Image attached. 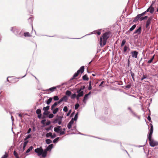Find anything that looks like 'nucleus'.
<instances>
[{"instance_id": "6", "label": "nucleus", "mask_w": 158, "mask_h": 158, "mask_svg": "<svg viewBox=\"0 0 158 158\" xmlns=\"http://www.w3.org/2000/svg\"><path fill=\"white\" fill-rule=\"evenodd\" d=\"M111 35V32L110 31H107L104 32L102 35L100 37H102L103 39L107 40Z\"/></svg>"}, {"instance_id": "20", "label": "nucleus", "mask_w": 158, "mask_h": 158, "mask_svg": "<svg viewBox=\"0 0 158 158\" xmlns=\"http://www.w3.org/2000/svg\"><path fill=\"white\" fill-rule=\"evenodd\" d=\"M52 98L50 97L48 99L46 100L45 101V103L48 105H49L50 104L51 102H52Z\"/></svg>"}, {"instance_id": "34", "label": "nucleus", "mask_w": 158, "mask_h": 158, "mask_svg": "<svg viewBox=\"0 0 158 158\" xmlns=\"http://www.w3.org/2000/svg\"><path fill=\"white\" fill-rule=\"evenodd\" d=\"M60 138L57 137L53 141V142L54 143H56L59 141Z\"/></svg>"}, {"instance_id": "57", "label": "nucleus", "mask_w": 158, "mask_h": 158, "mask_svg": "<svg viewBox=\"0 0 158 158\" xmlns=\"http://www.w3.org/2000/svg\"><path fill=\"white\" fill-rule=\"evenodd\" d=\"M73 125L69 123L67 124V127L69 129H70L72 127Z\"/></svg>"}, {"instance_id": "15", "label": "nucleus", "mask_w": 158, "mask_h": 158, "mask_svg": "<svg viewBox=\"0 0 158 158\" xmlns=\"http://www.w3.org/2000/svg\"><path fill=\"white\" fill-rule=\"evenodd\" d=\"M84 66H81L79 69L77 71L79 73H81V74H82L84 71Z\"/></svg>"}, {"instance_id": "46", "label": "nucleus", "mask_w": 158, "mask_h": 158, "mask_svg": "<svg viewBox=\"0 0 158 158\" xmlns=\"http://www.w3.org/2000/svg\"><path fill=\"white\" fill-rule=\"evenodd\" d=\"M62 100L63 101H65V102H67L68 100V97L66 96H64L62 98Z\"/></svg>"}, {"instance_id": "36", "label": "nucleus", "mask_w": 158, "mask_h": 158, "mask_svg": "<svg viewBox=\"0 0 158 158\" xmlns=\"http://www.w3.org/2000/svg\"><path fill=\"white\" fill-rule=\"evenodd\" d=\"M77 94H76V92H74L73 94H71V95L70 96L71 98L72 99H74L75 98Z\"/></svg>"}, {"instance_id": "8", "label": "nucleus", "mask_w": 158, "mask_h": 158, "mask_svg": "<svg viewBox=\"0 0 158 158\" xmlns=\"http://www.w3.org/2000/svg\"><path fill=\"white\" fill-rule=\"evenodd\" d=\"M54 147V145L52 143H51L49 145H48L47 147H46V148L45 149H44V152H46V156H47V152L49 151L50 152L51 151L52 149Z\"/></svg>"}, {"instance_id": "54", "label": "nucleus", "mask_w": 158, "mask_h": 158, "mask_svg": "<svg viewBox=\"0 0 158 158\" xmlns=\"http://www.w3.org/2000/svg\"><path fill=\"white\" fill-rule=\"evenodd\" d=\"M78 112L75 115L74 118H74L76 120V121H77V119H78Z\"/></svg>"}, {"instance_id": "26", "label": "nucleus", "mask_w": 158, "mask_h": 158, "mask_svg": "<svg viewBox=\"0 0 158 158\" xmlns=\"http://www.w3.org/2000/svg\"><path fill=\"white\" fill-rule=\"evenodd\" d=\"M65 94L66 96H67L68 97L70 96L71 95V94H72L71 91L69 90H67L66 91Z\"/></svg>"}, {"instance_id": "10", "label": "nucleus", "mask_w": 158, "mask_h": 158, "mask_svg": "<svg viewBox=\"0 0 158 158\" xmlns=\"http://www.w3.org/2000/svg\"><path fill=\"white\" fill-rule=\"evenodd\" d=\"M148 12V8L144 12L142 13L141 14H139L140 17L142 18V19H143L145 18V19H143V20H146L148 18V16L147 15L145 16H144V15H145V14Z\"/></svg>"}, {"instance_id": "55", "label": "nucleus", "mask_w": 158, "mask_h": 158, "mask_svg": "<svg viewBox=\"0 0 158 158\" xmlns=\"http://www.w3.org/2000/svg\"><path fill=\"white\" fill-rule=\"evenodd\" d=\"M54 116V115L53 114H52V113H49V114H48V118H52Z\"/></svg>"}, {"instance_id": "9", "label": "nucleus", "mask_w": 158, "mask_h": 158, "mask_svg": "<svg viewBox=\"0 0 158 158\" xmlns=\"http://www.w3.org/2000/svg\"><path fill=\"white\" fill-rule=\"evenodd\" d=\"M107 40L103 39L102 37H100L99 40V44L101 47H103L105 45L106 43Z\"/></svg>"}, {"instance_id": "61", "label": "nucleus", "mask_w": 158, "mask_h": 158, "mask_svg": "<svg viewBox=\"0 0 158 158\" xmlns=\"http://www.w3.org/2000/svg\"><path fill=\"white\" fill-rule=\"evenodd\" d=\"M81 95L79 96V95H78L77 94L76 96V97L75 98H76L77 100V102H79V99L80 97H81Z\"/></svg>"}, {"instance_id": "18", "label": "nucleus", "mask_w": 158, "mask_h": 158, "mask_svg": "<svg viewBox=\"0 0 158 158\" xmlns=\"http://www.w3.org/2000/svg\"><path fill=\"white\" fill-rule=\"evenodd\" d=\"M56 89V87L55 86H53L52 87L49 88V89H46L45 91L47 92L51 91V92H53Z\"/></svg>"}, {"instance_id": "58", "label": "nucleus", "mask_w": 158, "mask_h": 158, "mask_svg": "<svg viewBox=\"0 0 158 158\" xmlns=\"http://www.w3.org/2000/svg\"><path fill=\"white\" fill-rule=\"evenodd\" d=\"M72 110L71 109L69 110L68 113L66 114V115L67 116H69V115L72 112Z\"/></svg>"}, {"instance_id": "51", "label": "nucleus", "mask_w": 158, "mask_h": 158, "mask_svg": "<svg viewBox=\"0 0 158 158\" xmlns=\"http://www.w3.org/2000/svg\"><path fill=\"white\" fill-rule=\"evenodd\" d=\"M80 107V105L78 103H76L75 105L74 109L75 110H77L78 108Z\"/></svg>"}, {"instance_id": "60", "label": "nucleus", "mask_w": 158, "mask_h": 158, "mask_svg": "<svg viewBox=\"0 0 158 158\" xmlns=\"http://www.w3.org/2000/svg\"><path fill=\"white\" fill-rule=\"evenodd\" d=\"M150 110L149 109V117H148V119H149V122H152V121L151 120V118L150 116Z\"/></svg>"}, {"instance_id": "3", "label": "nucleus", "mask_w": 158, "mask_h": 158, "mask_svg": "<svg viewBox=\"0 0 158 158\" xmlns=\"http://www.w3.org/2000/svg\"><path fill=\"white\" fill-rule=\"evenodd\" d=\"M148 20L146 23V27L143 28V31L142 36L144 41H147L148 40Z\"/></svg>"}, {"instance_id": "4", "label": "nucleus", "mask_w": 158, "mask_h": 158, "mask_svg": "<svg viewBox=\"0 0 158 158\" xmlns=\"http://www.w3.org/2000/svg\"><path fill=\"white\" fill-rule=\"evenodd\" d=\"M10 31H12L14 34L17 36L19 37H23V33L20 30L18 29L15 27H11Z\"/></svg>"}, {"instance_id": "16", "label": "nucleus", "mask_w": 158, "mask_h": 158, "mask_svg": "<svg viewBox=\"0 0 158 158\" xmlns=\"http://www.w3.org/2000/svg\"><path fill=\"white\" fill-rule=\"evenodd\" d=\"M76 93H77L78 95H81V97L83 96L84 95V91L83 90H81L79 89L77 90Z\"/></svg>"}, {"instance_id": "30", "label": "nucleus", "mask_w": 158, "mask_h": 158, "mask_svg": "<svg viewBox=\"0 0 158 158\" xmlns=\"http://www.w3.org/2000/svg\"><path fill=\"white\" fill-rule=\"evenodd\" d=\"M126 42V40L125 39H123L122 41L120 46L122 47L125 44Z\"/></svg>"}, {"instance_id": "32", "label": "nucleus", "mask_w": 158, "mask_h": 158, "mask_svg": "<svg viewBox=\"0 0 158 158\" xmlns=\"http://www.w3.org/2000/svg\"><path fill=\"white\" fill-rule=\"evenodd\" d=\"M130 73L131 74V77L133 80L134 81H135V74L134 73H133L131 70H130Z\"/></svg>"}, {"instance_id": "48", "label": "nucleus", "mask_w": 158, "mask_h": 158, "mask_svg": "<svg viewBox=\"0 0 158 158\" xmlns=\"http://www.w3.org/2000/svg\"><path fill=\"white\" fill-rule=\"evenodd\" d=\"M155 55H154L153 56H151V58H150V59L149 60V64L152 63V62L154 59Z\"/></svg>"}, {"instance_id": "28", "label": "nucleus", "mask_w": 158, "mask_h": 158, "mask_svg": "<svg viewBox=\"0 0 158 158\" xmlns=\"http://www.w3.org/2000/svg\"><path fill=\"white\" fill-rule=\"evenodd\" d=\"M50 113V112L48 111H44V112L43 113V116H42V118H45V117L44 116L45 115H48Z\"/></svg>"}, {"instance_id": "5", "label": "nucleus", "mask_w": 158, "mask_h": 158, "mask_svg": "<svg viewBox=\"0 0 158 158\" xmlns=\"http://www.w3.org/2000/svg\"><path fill=\"white\" fill-rule=\"evenodd\" d=\"M100 30H94V31H93V32L90 33L89 34H86V35H85L83 36V37H81V38H73V39H81V38L83 37H84L85 36H86V35H92V34H97L98 35H99L101 34V32Z\"/></svg>"}, {"instance_id": "62", "label": "nucleus", "mask_w": 158, "mask_h": 158, "mask_svg": "<svg viewBox=\"0 0 158 158\" xmlns=\"http://www.w3.org/2000/svg\"><path fill=\"white\" fill-rule=\"evenodd\" d=\"M37 117L39 118V119H41V118H42V114L41 113H40V114H37Z\"/></svg>"}, {"instance_id": "2", "label": "nucleus", "mask_w": 158, "mask_h": 158, "mask_svg": "<svg viewBox=\"0 0 158 158\" xmlns=\"http://www.w3.org/2000/svg\"><path fill=\"white\" fill-rule=\"evenodd\" d=\"M35 152L37 153V155L40 156V158H45L46 157V152H44V149L41 146L35 149Z\"/></svg>"}, {"instance_id": "11", "label": "nucleus", "mask_w": 158, "mask_h": 158, "mask_svg": "<svg viewBox=\"0 0 158 158\" xmlns=\"http://www.w3.org/2000/svg\"><path fill=\"white\" fill-rule=\"evenodd\" d=\"M145 19V18H144L143 19H142L139 15L138 14L134 18L133 22L135 23L138 20H139L140 21H142L143 20V19Z\"/></svg>"}, {"instance_id": "14", "label": "nucleus", "mask_w": 158, "mask_h": 158, "mask_svg": "<svg viewBox=\"0 0 158 158\" xmlns=\"http://www.w3.org/2000/svg\"><path fill=\"white\" fill-rule=\"evenodd\" d=\"M141 27H139L137 29L135 30L133 34H135L138 33L139 34L141 33Z\"/></svg>"}, {"instance_id": "50", "label": "nucleus", "mask_w": 158, "mask_h": 158, "mask_svg": "<svg viewBox=\"0 0 158 158\" xmlns=\"http://www.w3.org/2000/svg\"><path fill=\"white\" fill-rule=\"evenodd\" d=\"M8 156V154L6 152H5V154L1 158H7Z\"/></svg>"}, {"instance_id": "25", "label": "nucleus", "mask_w": 158, "mask_h": 158, "mask_svg": "<svg viewBox=\"0 0 158 158\" xmlns=\"http://www.w3.org/2000/svg\"><path fill=\"white\" fill-rule=\"evenodd\" d=\"M82 78L84 81H88L89 80V78L88 77V75L87 74H85L83 75L82 77Z\"/></svg>"}, {"instance_id": "17", "label": "nucleus", "mask_w": 158, "mask_h": 158, "mask_svg": "<svg viewBox=\"0 0 158 158\" xmlns=\"http://www.w3.org/2000/svg\"><path fill=\"white\" fill-rule=\"evenodd\" d=\"M51 110L52 111V113L53 114H56L59 111V108H53L52 109H51Z\"/></svg>"}, {"instance_id": "29", "label": "nucleus", "mask_w": 158, "mask_h": 158, "mask_svg": "<svg viewBox=\"0 0 158 158\" xmlns=\"http://www.w3.org/2000/svg\"><path fill=\"white\" fill-rule=\"evenodd\" d=\"M33 148V147L32 146H30L26 150V153H28L31 151Z\"/></svg>"}, {"instance_id": "56", "label": "nucleus", "mask_w": 158, "mask_h": 158, "mask_svg": "<svg viewBox=\"0 0 158 158\" xmlns=\"http://www.w3.org/2000/svg\"><path fill=\"white\" fill-rule=\"evenodd\" d=\"M43 119L41 121V123L43 125H45V122L46 121V119L44 118H43Z\"/></svg>"}, {"instance_id": "35", "label": "nucleus", "mask_w": 158, "mask_h": 158, "mask_svg": "<svg viewBox=\"0 0 158 158\" xmlns=\"http://www.w3.org/2000/svg\"><path fill=\"white\" fill-rule=\"evenodd\" d=\"M145 79H148V78L147 77V76L146 75L143 74L141 78V80L143 81Z\"/></svg>"}, {"instance_id": "49", "label": "nucleus", "mask_w": 158, "mask_h": 158, "mask_svg": "<svg viewBox=\"0 0 158 158\" xmlns=\"http://www.w3.org/2000/svg\"><path fill=\"white\" fill-rule=\"evenodd\" d=\"M13 154L14 156H15L16 158H20L19 156L18 153L16 152V151L15 150L14 151Z\"/></svg>"}, {"instance_id": "12", "label": "nucleus", "mask_w": 158, "mask_h": 158, "mask_svg": "<svg viewBox=\"0 0 158 158\" xmlns=\"http://www.w3.org/2000/svg\"><path fill=\"white\" fill-rule=\"evenodd\" d=\"M138 52L137 51H131V53L132 55V56L133 58H137L138 54Z\"/></svg>"}, {"instance_id": "64", "label": "nucleus", "mask_w": 158, "mask_h": 158, "mask_svg": "<svg viewBox=\"0 0 158 158\" xmlns=\"http://www.w3.org/2000/svg\"><path fill=\"white\" fill-rule=\"evenodd\" d=\"M98 56V55L96 54L94 56V58L91 61H92V62L94 61H96L97 60V59H95V58L96 57Z\"/></svg>"}, {"instance_id": "59", "label": "nucleus", "mask_w": 158, "mask_h": 158, "mask_svg": "<svg viewBox=\"0 0 158 158\" xmlns=\"http://www.w3.org/2000/svg\"><path fill=\"white\" fill-rule=\"evenodd\" d=\"M56 137V134L55 133H53V135L52 134L51 138L52 139H53L55 138Z\"/></svg>"}, {"instance_id": "31", "label": "nucleus", "mask_w": 158, "mask_h": 158, "mask_svg": "<svg viewBox=\"0 0 158 158\" xmlns=\"http://www.w3.org/2000/svg\"><path fill=\"white\" fill-rule=\"evenodd\" d=\"M56 117L57 118L56 119L58 120V121H62V119L63 118V115L62 116H59L58 115H57Z\"/></svg>"}, {"instance_id": "47", "label": "nucleus", "mask_w": 158, "mask_h": 158, "mask_svg": "<svg viewBox=\"0 0 158 158\" xmlns=\"http://www.w3.org/2000/svg\"><path fill=\"white\" fill-rule=\"evenodd\" d=\"M33 18L32 17H29L28 19V21H29V22L31 24H32V20H33ZM32 25V28H33V26H32V24H31Z\"/></svg>"}, {"instance_id": "43", "label": "nucleus", "mask_w": 158, "mask_h": 158, "mask_svg": "<svg viewBox=\"0 0 158 158\" xmlns=\"http://www.w3.org/2000/svg\"><path fill=\"white\" fill-rule=\"evenodd\" d=\"M49 109L50 106L48 105L46 107H44L43 108V110L44 111H48Z\"/></svg>"}, {"instance_id": "24", "label": "nucleus", "mask_w": 158, "mask_h": 158, "mask_svg": "<svg viewBox=\"0 0 158 158\" xmlns=\"http://www.w3.org/2000/svg\"><path fill=\"white\" fill-rule=\"evenodd\" d=\"M127 49H128L129 50H130L129 48L128 47L127 45H125L124 47L123 52L124 53V54L126 55V54H125V53L127 52Z\"/></svg>"}, {"instance_id": "33", "label": "nucleus", "mask_w": 158, "mask_h": 158, "mask_svg": "<svg viewBox=\"0 0 158 158\" xmlns=\"http://www.w3.org/2000/svg\"><path fill=\"white\" fill-rule=\"evenodd\" d=\"M45 143L48 144H50L52 142V140L50 139H47L45 140Z\"/></svg>"}, {"instance_id": "40", "label": "nucleus", "mask_w": 158, "mask_h": 158, "mask_svg": "<svg viewBox=\"0 0 158 158\" xmlns=\"http://www.w3.org/2000/svg\"><path fill=\"white\" fill-rule=\"evenodd\" d=\"M136 25L134 24L129 29V31H133L136 27Z\"/></svg>"}, {"instance_id": "45", "label": "nucleus", "mask_w": 158, "mask_h": 158, "mask_svg": "<svg viewBox=\"0 0 158 158\" xmlns=\"http://www.w3.org/2000/svg\"><path fill=\"white\" fill-rule=\"evenodd\" d=\"M52 134V133L51 132L47 133L45 135V136L47 138H49V137H50L51 138Z\"/></svg>"}, {"instance_id": "63", "label": "nucleus", "mask_w": 158, "mask_h": 158, "mask_svg": "<svg viewBox=\"0 0 158 158\" xmlns=\"http://www.w3.org/2000/svg\"><path fill=\"white\" fill-rule=\"evenodd\" d=\"M131 84H128L126 86H125V87L126 88H127L128 89H129L130 88H131Z\"/></svg>"}, {"instance_id": "7", "label": "nucleus", "mask_w": 158, "mask_h": 158, "mask_svg": "<svg viewBox=\"0 0 158 158\" xmlns=\"http://www.w3.org/2000/svg\"><path fill=\"white\" fill-rule=\"evenodd\" d=\"M29 142L28 141H24L23 144V148H22V143L19 146V148H20V151H21L22 152H23L25 149V148L27 144V143Z\"/></svg>"}, {"instance_id": "52", "label": "nucleus", "mask_w": 158, "mask_h": 158, "mask_svg": "<svg viewBox=\"0 0 158 158\" xmlns=\"http://www.w3.org/2000/svg\"><path fill=\"white\" fill-rule=\"evenodd\" d=\"M63 110L65 112H67L68 111V109L67 107V106H64L63 109Z\"/></svg>"}, {"instance_id": "23", "label": "nucleus", "mask_w": 158, "mask_h": 158, "mask_svg": "<svg viewBox=\"0 0 158 158\" xmlns=\"http://www.w3.org/2000/svg\"><path fill=\"white\" fill-rule=\"evenodd\" d=\"M60 127V126H58L55 127L54 128V131L57 133H58L60 134V132H59V129Z\"/></svg>"}, {"instance_id": "38", "label": "nucleus", "mask_w": 158, "mask_h": 158, "mask_svg": "<svg viewBox=\"0 0 158 158\" xmlns=\"http://www.w3.org/2000/svg\"><path fill=\"white\" fill-rule=\"evenodd\" d=\"M58 104V103L57 102H55L51 106V109H52L53 108H54L55 107H56Z\"/></svg>"}, {"instance_id": "41", "label": "nucleus", "mask_w": 158, "mask_h": 158, "mask_svg": "<svg viewBox=\"0 0 158 158\" xmlns=\"http://www.w3.org/2000/svg\"><path fill=\"white\" fill-rule=\"evenodd\" d=\"M52 98V99H53L55 101H58L59 100V98L58 96L57 95L54 96Z\"/></svg>"}, {"instance_id": "37", "label": "nucleus", "mask_w": 158, "mask_h": 158, "mask_svg": "<svg viewBox=\"0 0 158 158\" xmlns=\"http://www.w3.org/2000/svg\"><path fill=\"white\" fill-rule=\"evenodd\" d=\"M51 123V122L50 121V120H48L46 122V124H45V125H43L42 126V127H45L46 126H48L49 125H50Z\"/></svg>"}, {"instance_id": "27", "label": "nucleus", "mask_w": 158, "mask_h": 158, "mask_svg": "<svg viewBox=\"0 0 158 158\" xmlns=\"http://www.w3.org/2000/svg\"><path fill=\"white\" fill-rule=\"evenodd\" d=\"M32 138V135L31 134H28L26 136H25V138L24 139V141H27V139L29 138Z\"/></svg>"}, {"instance_id": "53", "label": "nucleus", "mask_w": 158, "mask_h": 158, "mask_svg": "<svg viewBox=\"0 0 158 158\" xmlns=\"http://www.w3.org/2000/svg\"><path fill=\"white\" fill-rule=\"evenodd\" d=\"M41 110L40 109H38L36 111V114H38L41 113Z\"/></svg>"}, {"instance_id": "13", "label": "nucleus", "mask_w": 158, "mask_h": 158, "mask_svg": "<svg viewBox=\"0 0 158 158\" xmlns=\"http://www.w3.org/2000/svg\"><path fill=\"white\" fill-rule=\"evenodd\" d=\"M128 109L129 110L131 113V114L133 116H134L135 117H136L138 118V119H140V117L139 116H137L136 114H135V112H134L131 109V108L130 107H128Z\"/></svg>"}, {"instance_id": "1", "label": "nucleus", "mask_w": 158, "mask_h": 158, "mask_svg": "<svg viewBox=\"0 0 158 158\" xmlns=\"http://www.w3.org/2000/svg\"><path fill=\"white\" fill-rule=\"evenodd\" d=\"M150 127V130H149V143L150 145L152 147L158 145V141L154 139L152 136L153 131V127L152 124H149Z\"/></svg>"}, {"instance_id": "19", "label": "nucleus", "mask_w": 158, "mask_h": 158, "mask_svg": "<svg viewBox=\"0 0 158 158\" xmlns=\"http://www.w3.org/2000/svg\"><path fill=\"white\" fill-rule=\"evenodd\" d=\"M154 11V9L153 7L152 6V4L149 7V12L152 14L153 13Z\"/></svg>"}, {"instance_id": "39", "label": "nucleus", "mask_w": 158, "mask_h": 158, "mask_svg": "<svg viewBox=\"0 0 158 158\" xmlns=\"http://www.w3.org/2000/svg\"><path fill=\"white\" fill-rule=\"evenodd\" d=\"M23 35L25 37H30L31 35H30L29 32H25L23 34Z\"/></svg>"}, {"instance_id": "42", "label": "nucleus", "mask_w": 158, "mask_h": 158, "mask_svg": "<svg viewBox=\"0 0 158 158\" xmlns=\"http://www.w3.org/2000/svg\"><path fill=\"white\" fill-rule=\"evenodd\" d=\"M53 127L51 125L49 127L45 128V130L47 132H48L50 130H52Z\"/></svg>"}, {"instance_id": "44", "label": "nucleus", "mask_w": 158, "mask_h": 158, "mask_svg": "<svg viewBox=\"0 0 158 158\" xmlns=\"http://www.w3.org/2000/svg\"><path fill=\"white\" fill-rule=\"evenodd\" d=\"M63 131H61L60 132V135H63L65 133V131L66 130V128H63Z\"/></svg>"}, {"instance_id": "21", "label": "nucleus", "mask_w": 158, "mask_h": 158, "mask_svg": "<svg viewBox=\"0 0 158 158\" xmlns=\"http://www.w3.org/2000/svg\"><path fill=\"white\" fill-rule=\"evenodd\" d=\"M89 98V96H88L86 94H85V96L83 98V99L82 100V102H83L84 103L86 104V101L87 99H88Z\"/></svg>"}, {"instance_id": "22", "label": "nucleus", "mask_w": 158, "mask_h": 158, "mask_svg": "<svg viewBox=\"0 0 158 158\" xmlns=\"http://www.w3.org/2000/svg\"><path fill=\"white\" fill-rule=\"evenodd\" d=\"M79 73H78L77 71L75 73L74 75H73V77L70 79V81H71L73 80V79H74V78L77 77L78 76V75L79 74Z\"/></svg>"}]
</instances>
